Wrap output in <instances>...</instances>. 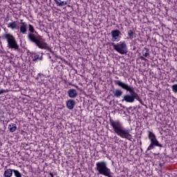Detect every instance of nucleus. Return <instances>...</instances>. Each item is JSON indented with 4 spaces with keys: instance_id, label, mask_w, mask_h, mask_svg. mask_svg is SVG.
Returning <instances> with one entry per match:
<instances>
[{
    "instance_id": "obj_17",
    "label": "nucleus",
    "mask_w": 177,
    "mask_h": 177,
    "mask_svg": "<svg viewBox=\"0 0 177 177\" xmlns=\"http://www.w3.org/2000/svg\"><path fill=\"white\" fill-rule=\"evenodd\" d=\"M8 129L10 132H15V131L17 129V124L15 123H11L10 124L8 125Z\"/></svg>"
},
{
    "instance_id": "obj_27",
    "label": "nucleus",
    "mask_w": 177,
    "mask_h": 177,
    "mask_svg": "<svg viewBox=\"0 0 177 177\" xmlns=\"http://www.w3.org/2000/svg\"><path fill=\"white\" fill-rule=\"evenodd\" d=\"M120 107H122V109H125V106H123L122 104H120Z\"/></svg>"
},
{
    "instance_id": "obj_18",
    "label": "nucleus",
    "mask_w": 177,
    "mask_h": 177,
    "mask_svg": "<svg viewBox=\"0 0 177 177\" xmlns=\"http://www.w3.org/2000/svg\"><path fill=\"white\" fill-rule=\"evenodd\" d=\"M12 175H13V169H8L5 170L3 176L12 177Z\"/></svg>"
},
{
    "instance_id": "obj_14",
    "label": "nucleus",
    "mask_w": 177,
    "mask_h": 177,
    "mask_svg": "<svg viewBox=\"0 0 177 177\" xmlns=\"http://www.w3.org/2000/svg\"><path fill=\"white\" fill-rule=\"evenodd\" d=\"M113 93L115 97H122L124 91L121 89H115V91H113Z\"/></svg>"
},
{
    "instance_id": "obj_28",
    "label": "nucleus",
    "mask_w": 177,
    "mask_h": 177,
    "mask_svg": "<svg viewBox=\"0 0 177 177\" xmlns=\"http://www.w3.org/2000/svg\"><path fill=\"white\" fill-rule=\"evenodd\" d=\"M131 109H132V107H129V110H131Z\"/></svg>"
},
{
    "instance_id": "obj_22",
    "label": "nucleus",
    "mask_w": 177,
    "mask_h": 177,
    "mask_svg": "<svg viewBox=\"0 0 177 177\" xmlns=\"http://www.w3.org/2000/svg\"><path fill=\"white\" fill-rule=\"evenodd\" d=\"M171 89L174 93H177V84H173L171 86Z\"/></svg>"
},
{
    "instance_id": "obj_3",
    "label": "nucleus",
    "mask_w": 177,
    "mask_h": 177,
    "mask_svg": "<svg viewBox=\"0 0 177 177\" xmlns=\"http://www.w3.org/2000/svg\"><path fill=\"white\" fill-rule=\"evenodd\" d=\"M110 125L112 127L113 131L118 136L122 139L131 140L132 135H131V129L124 128L122 123L120 120H109Z\"/></svg>"
},
{
    "instance_id": "obj_19",
    "label": "nucleus",
    "mask_w": 177,
    "mask_h": 177,
    "mask_svg": "<svg viewBox=\"0 0 177 177\" xmlns=\"http://www.w3.org/2000/svg\"><path fill=\"white\" fill-rule=\"evenodd\" d=\"M127 34H128V37H127L128 39H133V37H135V34H136L135 32H133V30H128Z\"/></svg>"
},
{
    "instance_id": "obj_10",
    "label": "nucleus",
    "mask_w": 177,
    "mask_h": 177,
    "mask_svg": "<svg viewBox=\"0 0 177 177\" xmlns=\"http://www.w3.org/2000/svg\"><path fill=\"white\" fill-rule=\"evenodd\" d=\"M21 26H19L20 34H27V28H28V24L26 22H23L21 21Z\"/></svg>"
},
{
    "instance_id": "obj_25",
    "label": "nucleus",
    "mask_w": 177,
    "mask_h": 177,
    "mask_svg": "<svg viewBox=\"0 0 177 177\" xmlns=\"http://www.w3.org/2000/svg\"><path fill=\"white\" fill-rule=\"evenodd\" d=\"M49 175L50 177H55V176L53 175V173H52V172H50Z\"/></svg>"
},
{
    "instance_id": "obj_12",
    "label": "nucleus",
    "mask_w": 177,
    "mask_h": 177,
    "mask_svg": "<svg viewBox=\"0 0 177 177\" xmlns=\"http://www.w3.org/2000/svg\"><path fill=\"white\" fill-rule=\"evenodd\" d=\"M8 28H10L11 30H19V21H12L8 24Z\"/></svg>"
},
{
    "instance_id": "obj_6",
    "label": "nucleus",
    "mask_w": 177,
    "mask_h": 177,
    "mask_svg": "<svg viewBox=\"0 0 177 177\" xmlns=\"http://www.w3.org/2000/svg\"><path fill=\"white\" fill-rule=\"evenodd\" d=\"M95 165L96 171H97L100 175H104V176L107 177H113L111 170L107 167V163L106 162H97Z\"/></svg>"
},
{
    "instance_id": "obj_26",
    "label": "nucleus",
    "mask_w": 177,
    "mask_h": 177,
    "mask_svg": "<svg viewBox=\"0 0 177 177\" xmlns=\"http://www.w3.org/2000/svg\"><path fill=\"white\" fill-rule=\"evenodd\" d=\"M68 85H70V86H75V85L72 84V83H71V82H68Z\"/></svg>"
},
{
    "instance_id": "obj_7",
    "label": "nucleus",
    "mask_w": 177,
    "mask_h": 177,
    "mask_svg": "<svg viewBox=\"0 0 177 177\" xmlns=\"http://www.w3.org/2000/svg\"><path fill=\"white\" fill-rule=\"evenodd\" d=\"M109 46H113L114 50H116V52L120 55L128 54V47L125 41H120L116 44L114 42H111L109 43Z\"/></svg>"
},
{
    "instance_id": "obj_8",
    "label": "nucleus",
    "mask_w": 177,
    "mask_h": 177,
    "mask_svg": "<svg viewBox=\"0 0 177 177\" xmlns=\"http://www.w3.org/2000/svg\"><path fill=\"white\" fill-rule=\"evenodd\" d=\"M112 37V42H118L120 41V35H121V32L118 29L113 30L111 32Z\"/></svg>"
},
{
    "instance_id": "obj_11",
    "label": "nucleus",
    "mask_w": 177,
    "mask_h": 177,
    "mask_svg": "<svg viewBox=\"0 0 177 177\" xmlns=\"http://www.w3.org/2000/svg\"><path fill=\"white\" fill-rule=\"evenodd\" d=\"M67 93L71 99H75V97L78 96V91H77V90H75V88H70L67 91Z\"/></svg>"
},
{
    "instance_id": "obj_5",
    "label": "nucleus",
    "mask_w": 177,
    "mask_h": 177,
    "mask_svg": "<svg viewBox=\"0 0 177 177\" xmlns=\"http://www.w3.org/2000/svg\"><path fill=\"white\" fill-rule=\"evenodd\" d=\"M0 38L2 39H6L8 42V46L10 49H14V50H20V46L17 44V41H16V37L10 33L6 32Z\"/></svg>"
},
{
    "instance_id": "obj_9",
    "label": "nucleus",
    "mask_w": 177,
    "mask_h": 177,
    "mask_svg": "<svg viewBox=\"0 0 177 177\" xmlns=\"http://www.w3.org/2000/svg\"><path fill=\"white\" fill-rule=\"evenodd\" d=\"M66 106L68 110H74L75 107V100L73 99H68L66 101Z\"/></svg>"
},
{
    "instance_id": "obj_29",
    "label": "nucleus",
    "mask_w": 177,
    "mask_h": 177,
    "mask_svg": "<svg viewBox=\"0 0 177 177\" xmlns=\"http://www.w3.org/2000/svg\"><path fill=\"white\" fill-rule=\"evenodd\" d=\"M49 59H52V57H51V56H49Z\"/></svg>"
},
{
    "instance_id": "obj_2",
    "label": "nucleus",
    "mask_w": 177,
    "mask_h": 177,
    "mask_svg": "<svg viewBox=\"0 0 177 177\" xmlns=\"http://www.w3.org/2000/svg\"><path fill=\"white\" fill-rule=\"evenodd\" d=\"M28 28L29 32L28 33L27 38L29 42L35 44L39 49H45L46 50H49L51 53H55V51L52 50L50 46L42 40V37L38 35L32 25H28Z\"/></svg>"
},
{
    "instance_id": "obj_16",
    "label": "nucleus",
    "mask_w": 177,
    "mask_h": 177,
    "mask_svg": "<svg viewBox=\"0 0 177 177\" xmlns=\"http://www.w3.org/2000/svg\"><path fill=\"white\" fill-rule=\"evenodd\" d=\"M42 55H44V53H41V56L38 53H35L32 61L38 62V60H40V61L44 59V56Z\"/></svg>"
},
{
    "instance_id": "obj_13",
    "label": "nucleus",
    "mask_w": 177,
    "mask_h": 177,
    "mask_svg": "<svg viewBox=\"0 0 177 177\" xmlns=\"http://www.w3.org/2000/svg\"><path fill=\"white\" fill-rule=\"evenodd\" d=\"M142 56H140L141 60H147L145 57H149L150 56V50L149 48H145L142 50Z\"/></svg>"
},
{
    "instance_id": "obj_24",
    "label": "nucleus",
    "mask_w": 177,
    "mask_h": 177,
    "mask_svg": "<svg viewBox=\"0 0 177 177\" xmlns=\"http://www.w3.org/2000/svg\"><path fill=\"white\" fill-rule=\"evenodd\" d=\"M59 59H60L61 60H62V62H64V63H67V61L63 58H62V57H59Z\"/></svg>"
},
{
    "instance_id": "obj_4",
    "label": "nucleus",
    "mask_w": 177,
    "mask_h": 177,
    "mask_svg": "<svg viewBox=\"0 0 177 177\" xmlns=\"http://www.w3.org/2000/svg\"><path fill=\"white\" fill-rule=\"evenodd\" d=\"M148 139L150 140L151 143L147 149V151L154 150V149L157 147L158 150L156 151V154H160V153H161V150L165 149V144H164V142H160L157 139L156 134L149 130L148 131Z\"/></svg>"
},
{
    "instance_id": "obj_23",
    "label": "nucleus",
    "mask_w": 177,
    "mask_h": 177,
    "mask_svg": "<svg viewBox=\"0 0 177 177\" xmlns=\"http://www.w3.org/2000/svg\"><path fill=\"white\" fill-rule=\"evenodd\" d=\"M5 92H6V90L1 89L0 90V95H2V93H5Z\"/></svg>"
},
{
    "instance_id": "obj_15",
    "label": "nucleus",
    "mask_w": 177,
    "mask_h": 177,
    "mask_svg": "<svg viewBox=\"0 0 177 177\" xmlns=\"http://www.w3.org/2000/svg\"><path fill=\"white\" fill-rule=\"evenodd\" d=\"M56 2L57 6H66L68 3V1L64 0H54Z\"/></svg>"
},
{
    "instance_id": "obj_21",
    "label": "nucleus",
    "mask_w": 177,
    "mask_h": 177,
    "mask_svg": "<svg viewBox=\"0 0 177 177\" xmlns=\"http://www.w3.org/2000/svg\"><path fill=\"white\" fill-rule=\"evenodd\" d=\"M138 42H140V39L139 38L135 39L133 40V45L138 46V45H139Z\"/></svg>"
},
{
    "instance_id": "obj_20",
    "label": "nucleus",
    "mask_w": 177,
    "mask_h": 177,
    "mask_svg": "<svg viewBox=\"0 0 177 177\" xmlns=\"http://www.w3.org/2000/svg\"><path fill=\"white\" fill-rule=\"evenodd\" d=\"M13 174L15 177H21V173L19 170L13 169Z\"/></svg>"
},
{
    "instance_id": "obj_1",
    "label": "nucleus",
    "mask_w": 177,
    "mask_h": 177,
    "mask_svg": "<svg viewBox=\"0 0 177 177\" xmlns=\"http://www.w3.org/2000/svg\"><path fill=\"white\" fill-rule=\"evenodd\" d=\"M114 82L115 85H118V86H120V88H122L123 91L127 92L121 97L120 102L122 104H132V103H135V100H138L140 104H143V100L138 93L135 91L133 86L120 80H115Z\"/></svg>"
}]
</instances>
